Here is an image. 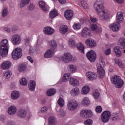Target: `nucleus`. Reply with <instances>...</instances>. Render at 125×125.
<instances>
[{"label":"nucleus","instance_id":"423d86ee","mask_svg":"<svg viewBox=\"0 0 125 125\" xmlns=\"http://www.w3.org/2000/svg\"><path fill=\"white\" fill-rule=\"evenodd\" d=\"M80 115L83 119H89L92 117L93 113L90 109H83L80 111Z\"/></svg>","mask_w":125,"mask_h":125},{"label":"nucleus","instance_id":"4c0bfd02","mask_svg":"<svg viewBox=\"0 0 125 125\" xmlns=\"http://www.w3.org/2000/svg\"><path fill=\"white\" fill-rule=\"evenodd\" d=\"M48 124L49 125H55L56 124V120L55 119V117L53 116H51L48 119Z\"/></svg>","mask_w":125,"mask_h":125},{"label":"nucleus","instance_id":"13d9d810","mask_svg":"<svg viewBox=\"0 0 125 125\" xmlns=\"http://www.w3.org/2000/svg\"><path fill=\"white\" fill-rule=\"evenodd\" d=\"M90 20L93 23H96L98 21V19L96 18L90 17Z\"/></svg>","mask_w":125,"mask_h":125},{"label":"nucleus","instance_id":"5fc2aeb1","mask_svg":"<svg viewBox=\"0 0 125 125\" xmlns=\"http://www.w3.org/2000/svg\"><path fill=\"white\" fill-rule=\"evenodd\" d=\"M29 53L30 55H35L36 54V49L30 48L29 49Z\"/></svg>","mask_w":125,"mask_h":125},{"label":"nucleus","instance_id":"bb28decb","mask_svg":"<svg viewBox=\"0 0 125 125\" xmlns=\"http://www.w3.org/2000/svg\"><path fill=\"white\" fill-rule=\"evenodd\" d=\"M89 34H90V30L88 28H84L82 32V37L86 38Z\"/></svg>","mask_w":125,"mask_h":125},{"label":"nucleus","instance_id":"20e7f679","mask_svg":"<svg viewBox=\"0 0 125 125\" xmlns=\"http://www.w3.org/2000/svg\"><path fill=\"white\" fill-rule=\"evenodd\" d=\"M111 83L116 85L117 88H121L124 85V81L118 75L114 76L112 78Z\"/></svg>","mask_w":125,"mask_h":125},{"label":"nucleus","instance_id":"0e129e2a","mask_svg":"<svg viewBox=\"0 0 125 125\" xmlns=\"http://www.w3.org/2000/svg\"><path fill=\"white\" fill-rule=\"evenodd\" d=\"M115 2H117V3H123L124 2V0H114Z\"/></svg>","mask_w":125,"mask_h":125},{"label":"nucleus","instance_id":"dca6fc26","mask_svg":"<svg viewBox=\"0 0 125 125\" xmlns=\"http://www.w3.org/2000/svg\"><path fill=\"white\" fill-rule=\"evenodd\" d=\"M86 76L90 81H94L97 79V74L94 72H88L86 73Z\"/></svg>","mask_w":125,"mask_h":125},{"label":"nucleus","instance_id":"e433bc0d","mask_svg":"<svg viewBox=\"0 0 125 125\" xmlns=\"http://www.w3.org/2000/svg\"><path fill=\"white\" fill-rule=\"evenodd\" d=\"M58 16V13L57 12V11L56 10H53L50 12L49 17L52 19L53 18H55V17Z\"/></svg>","mask_w":125,"mask_h":125},{"label":"nucleus","instance_id":"69168bd1","mask_svg":"<svg viewBox=\"0 0 125 125\" xmlns=\"http://www.w3.org/2000/svg\"><path fill=\"white\" fill-rule=\"evenodd\" d=\"M27 59L28 60H29V61H30L31 63H34V60H33V59H32V58L30 56H28Z\"/></svg>","mask_w":125,"mask_h":125},{"label":"nucleus","instance_id":"4d7b16f0","mask_svg":"<svg viewBox=\"0 0 125 125\" xmlns=\"http://www.w3.org/2000/svg\"><path fill=\"white\" fill-rule=\"evenodd\" d=\"M47 112V108L46 107L44 106L41 108V112L42 114H45Z\"/></svg>","mask_w":125,"mask_h":125},{"label":"nucleus","instance_id":"2f4dec72","mask_svg":"<svg viewBox=\"0 0 125 125\" xmlns=\"http://www.w3.org/2000/svg\"><path fill=\"white\" fill-rule=\"evenodd\" d=\"M28 87L31 91H35V88H36V82L34 81H30Z\"/></svg>","mask_w":125,"mask_h":125},{"label":"nucleus","instance_id":"c9c22d12","mask_svg":"<svg viewBox=\"0 0 125 125\" xmlns=\"http://www.w3.org/2000/svg\"><path fill=\"white\" fill-rule=\"evenodd\" d=\"M31 1V0H21L20 3V7L22 8V7H25L26 5H28L29 3H30V2Z\"/></svg>","mask_w":125,"mask_h":125},{"label":"nucleus","instance_id":"774afa93","mask_svg":"<svg viewBox=\"0 0 125 125\" xmlns=\"http://www.w3.org/2000/svg\"><path fill=\"white\" fill-rule=\"evenodd\" d=\"M17 28L15 26H13L12 27V32L13 33H15L17 31Z\"/></svg>","mask_w":125,"mask_h":125},{"label":"nucleus","instance_id":"0eeeda50","mask_svg":"<svg viewBox=\"0 0 125 125\" xmlns=\"http://www.w3.org/2000/svg\"><path fill=\"white\" fill-rule=\"evenodd\" d=\"M21 56H22V49L21 48H16L13 51L12 57L14 60H17L19 58H21Z\"/></svg>","mask_w":125,"mask_h":125},{"label":"nucleus","instance_id":"2eb2a0df","mask_svg":"<svg viewBox=\"0 0 125 125\" xmlns=\"http://www.w3.org/2000/svg\"><path fill=\"white\" fill-rule=\"evenodd\" d=\"M43 32L45 35L49 36L54 33V29L49 26H47L43 29Z\"/></svg>","mask_w":125,"mask_h":125},{"label":"nucleus","instance_id":"a18cd8bd","mask_svg":"<svg viewBox=\"0 0 125 125\" xmlns=\"http://www.w3.org/2000/svg\"><path fill=\"white\" fill-rule=\"evenodd\" d=\"M81 5L84 8V9H88V4L85 1L82 0L81 2Z\"/></svg>","mask_w":125,"mask_h":125},{"label":"nucleus","instance_id":"c756f323","mask_svg":"<svg viewBox=\"0 0 125 125\" xmlns=\"http://www.w3.org/2000/svg\"><path fill=\"white\" fill-rule=\"evenodd\" d=\"M48 43L51 46V49L54 50L57 47V43L55 40H52L51 41H48Z\"/></svg>","mask_w":125,"mask_h":125},{"label":"nucleus","instance_id":"de8ad7c7","mask_svg":"<svg viewBox=\"0 0 125 125\" xmlns=\"http://www.w3.org/2000/svg\"><path fill=\"white\" fill-rule=\"evenodd\" d=\"M58 104H59V106L61 107H63L64 106V104H65V101H64V100L62 97H60L58 101Z\"/></svg>","mask_w":125,"mask_h":125},{"label":"nucleus","instance_id":"9b49d317","mask_svg":"<svg viewBox=\"0 0 125 125\" xmlns=\"http://www.w3.org/2000/svg\"><path fill=\"white\" fill-rule=\"evenodd\" d=\"M11 42L14 45H18L21 42V37L18 34L14 35L11 38Z\"/></svg>","mask_w":125,"mask_h":125},{"label":"nucleus","instance_id":"aec40b11","mask_svg":"<svg viewBox=\"0 0 125 125\" xmlns=\"http://www.w3.org/2000/svg\"><path fill=\"white\" fill-rule=\"evenodd\" d=\"M11 67V62L9 61L4 62L1 64V68L3 69V70H6L7 69H9Z\"/></svg>","mask_w":125,"mask_h":125},{"label":"nucleus","instance_id":"680f3d73","mask_svg":"<svg viewBox=\"0 0 125 125\" xmlns=\"http://www.w3.org/2000/svg\"><path fill=\"white\" fill-rule=\"evenodd\" d=\"M4 31L7 32V33H10V32L11 31L10 28L8 27L4 28Z\"/></svg>","mask_w":125,"mask_h":125},{"label":"nucleus","instance_id":"7ed1b4c3","mask_svg":"<svg viewBox=\"0 0 125 125\" xmlns=\"http://www.w3.org/2000/svg\"><path fill=\"white\" fill-rule=\"evenodd\" d=\"M68 44L71 47H76L77 46V49L82 53H84V46L83 45L82 42H79L77 44L76 42L73 39H69L68 41Z\"/></svg>","mask_w":125,"mask_h":125},{"label":"nucleus","instance_id":"f8f14e48","mask_svg":"<svg viewBox=\"0 0 125 125\" xmlns=\"http://www.w3.org/2000/svg\"><path fill=\"white\" fill-rule=\"evenodd\" d=\"M86 57L90 62H93L96 60V53L94 51L91 50L87 53Z\"/></svg>","mask_w":125,"mask_h":125},{"label":"nucleus","instance_id":"338daca9","mask_svg":"<svg viewBox=\"0 0 125 125\" xmlns=\"http://www.w3.org/2000/svg\"><path fill=\"white\" fill-rule=\"evenodd\" d=\"M0 120L1 122H4V121L5 120V117H4V116L3 115H1L0 117Z\"/></svg>","mask_w":125,"mask_h":125},{"label":"nucleus","instance_id":"a211bd4d","mask_svg":"<svg viewBox=\"0 0 125 125\" xmlns=\"http://www.w3.org/2000/svg\"><path fill=\"white\" fill-rule=\"evenodd\" d=\"M54 54V50L52 49H48L44 53V56L45 58H51Z\"/></svg>","mask_w":125,"mask_h":125},{"label":"nucleus","instance_id":"c85d7f7f","mask_svg":"<svg viewBox=\"0 0 125 125\" xmlns=\"http://www.w3.org/2000/svg\"><path fill=\"white\" fill-rule=\"evenodd\" d=\"M18 70L21 73H24L27 70V65L25 64H21L19 66Z\"/></svg>","mask_w":125,"mask_h":125},{"label":"nucleus","instance_id":"f3484780","mask_svg":"<svg viewBox=\"0 0 125 125\" xmlns=\"http://www.w3.org/2000/svg\"><path fill=\"white\" fill-rule=\"evenodd\" d=\"M73 10H66L64 13V17H65L67 20H70L72 19L73 17Z\"/></svg>","mask_w":125,"mask_h":125},{"label":"nucleus","instance_id":"1a4fd4ad","mask_svg":"<svg viewBox=\"0 0 125 125\" xmlns=\"http://www.w3.org/2000/svg\"><path fill=\"white\" fill-rule=\"evenodd\" d=\"M67 108L70 111H74L78 108V102L75 100H71L68 102Z\"/></svg>","mask_w":125,"mask_h":125},{"label":"nucleus","instance_id":"49530a36","mask_svg":"<svg viewBox=\"0 0 125 125\" xmlns=\"http://www.w3.org/2000/svg\"><path fill=\"white\" fill-rule=\"evenodd\" d=\"M74 30H80L82 28V24L80 23H75L73 25Z\"/></svg>","mask_w":125,"mask_h":125},{"label":"nucleus","instance_id":"6e6552de","mask_svg":"<svg viewBox=\"0 0 125 125\" xmlns=\"http://www.w3.org/2000/svg\"><path fill=\"white\" fill-rule=\"evenodd\" d=\"M111 117V112L109 111H105L102 113L101 120L103 123H108Z\"/></svg>","mask_w":125,"mask_h":125},{"label":"nucleus","instance_id":"b1692460","mask_svg":"<svg viewBox=\"0 0 125 125\" xmlns=\"http://www.w3.org/2000/svg\"><path fill=\"white\" fill-rule=\"evenodd\" d=\"M116 19L117 21L116 22H119L120 24L124 21V16L123 15V13L122 12H119L117 14Z\"/></svg>","mask_w":125,"mask_h":125},{"label":"nucleus","instance_id":"79ce46f5","mask_svg":"<svg viewBox=\"0 0 125 125\" xmlns=\"http://www.w3.org/2000/svg\"><path fill=\"white\" fill-rule=\"evenodd\" d=\"M11 75H12V72L10 70H7L4 73L3 78L4 79H9L11 77Z\"/></svg>","mask_w":125,"mask_h":125},{"label":"nucleus","instance_id":"f704fd0d","mask_svg":"<svg viewBox=\"0 0 125 125\" xmlns=\"http://www.w3.org/2000/svg\"><path fill=\"white\" fill-rule=\"evenodd\" d=\"M60 32L62 35L68 32V26L66 25H62L60 28Z\"/></svg>","mask_w":125,"mask_h":125},{"label":"nucleus","instance_id":"9d476101","mask_svg":"<svg viewBox=\"0 0 125 125\" xmlns=\"http://www.w3.org/2000/svg\"><path fill=\"white\" fill-rule=\"evenodd\" d=\"M105 67V62L101 61L100 63V66L98 67V73L100 75V78H103L105 76V71L103 67Z\"/></svg>","mask_w":125,"mask_h":125},{"label":"nucleus","instance_id":"5701e85b","mask_svg":"<svg viewBox=\"0 0 125 125\" xmlns=\"http://www.w3.org/2000/svg\"><path fill=\"white\" fill-rule=\"evenodd\" d=\"M17 111V108L15 106H11L9 107L8 109V113L9 115L13 116L16 113Z\"/></svg>","mask_w":125,"mask_h":125},{"label":"nucleus","instance_id":"603ef678","mask_svg":"<svg viewBox=\"0 0 125 125\" xmlns=\"http://www.w3.org/2000/svg\"><path fill=\"white\" fill-rule=\"evenodd\" d=\"M65 114L66 112L63 109H61L58 113V116H60V117H64Z\"/></svg>","mask_w":125,"mask_h":125},{"label":"nucleus","instance_id":"a878e982","mask_svg":"<svg viewBox=\"0 0 125 125\" xmlns=\"http://www.w3.org/2000/svg\"><path fill=\"white\" fill-rule=\"evenodd\" d=\"M11 97L13 100H16V99H18L19 97H20V94L17 91H14L11 93Z\"/></svg>","mask_w":125,"mask_h":125},{"label":"nucleus","instance_id":"e2e57ef3","mask_svg":"<svg viewBox=\"0 0 125 125\" xmlns=\"http://www.w3.org/2000/svg\"><path fill=\"white\" fill-rule=\"evenodd\" d=\"M119 67H120V68H125V65H124V64H123V62H120L118 64Z\"/></svg>","mask_w":125,"mask_h":125},{"label":"nucleus","instance_id":"473e14b6","mask_svg":"<svg viewBox=\"0 0 125 125\" xmlns=\"http://www.w3.org/2000/svg\"><path fill=\"white\" fill-rule=\"evenodd\" d=\"M72 77H71V74L70 73H66L64 74L62 77V82L66 83L68 82V81H70Z\"/></svg>","mask_w":125,"mask_h":125},{"label":"nucleus","instance_id":"72a5a7b5","mask_svg":"<svg viewBox=\"0 0 125 125\" xmlns=\"http://www.w3.org/2000/svg\"><path fill=\"white\" fill-rule=\"evenodd\" d=\"M81 104H82L83 106H88V105L90 104V101H89V99H88L87 97H85L83 99Z\"/></svg>","mask_w":125,"mask_h":125},{"label":"nucleus","instance_id":"a19ab883","mask_svg":"<svg viewBox=\"0 0 125 125\" xmlns=\"http://www.w3.org/2000/svg\"><path fill=\"white\" fill-rule=\"evenodd\" d=\"M46 93L48 96H52L56 93V90L54 89H50L47 91Z\"/></svg>","mask_w":125,"mask_h":125},{"label":"nucleus","instance_id":"39448f33","mask_svg":"<svg viewBox=\"0 0 125 125\" xmlns=\"http://www.w3.org/2000/svg\"><path fill=\"white\" fill-rule=\"evenodd\" d=\"M62 61L64 63H70V62H75L77 60V58L73 57L71 54L66 53L61 58Z\"/></svg>","mask_w":125,"mask_h":125},{"label":"nucleus","instance_id":"f03ea898","mask_svg":"<svg viewBox=\"0 0 125 125\" xmlns=\"http://www.w3.org/2000/svg\"><path fill=\"white\" fill-rule=\"evenodd\" d=\"M8 40H1L0 43V56L2 57H6L8 54Z\"/></svg>","mask_w":125,"mask_h":125},{"label":"nucleus","instance_id":"052dcab7","mask_svg":"<svg viewBox=\"0 0 125 125\" xmlns=\"http://www.w3.org/2000/svg\"><path fill=\"white\" fill-rule=\"evenodd\" d=\"M86 21H87L86 18H84L80 21V22L82 23V24H84L85 23H86Z\"/></svg>","mask_w":125,"mask_h":125},{"label":"nucleus","instance_id":"37998d69","mask_svg":"<svg viewBox=\"0 0 125 125\" xmlns=\"http://www.w3.org/2000/svg\"><path fill=\"white\" fill-rule=\"evenodd\" d=\"M93 96L95 99H97L98 98H99V96H100V93H99L98 90L96 89L93 90Z\"/></svg>","mask_w":125,"mask_h":125},{"label":"nucleus","instance_id":"6ab92c4d","mask_svg":"<svg viewBox=\"0 0 125 125\" xmlns=\"http://www.w3.org/2000/svg\"><path fill=\"white\" fill-rule=\"evenodd\" d=\"M113 51L117 57H121L123 55V51L121 50L120 47L116 46L113 48Z\"/></svg>","mask_w":125,"mask_h":125},{"label":"nucleus","instance_id":"f257e3e1","mask_svg":"<svg viewBox=\"0 0 125 125\" xmlns=\"http://www.w3.org/2000/svg\"><path fill=\"white\" fill-rule=\"evenodd\" d=\"M93 6L100 20L106 21L110 18V11L107 9H104V0H97Z\"/></svg>","mask_w":125,"mask_h":125},{"label":"nucleus","instance_id":"c03bdc74","mask_svg":"<svg viewBox=\"0 0 125 125\" xmlns=\"http://www.w3.org/2000/svg\"><path fill=\"white\" fill-rule=\"evenodd\" d=\"M112 121H117L121 118V115L119 113H114L112 115Z\"/></svg>","mask_w":125,"mask_h":125},{"label":"nucleus","instance_id":"393cba45","mask_svg":"<svg viewBox=\"0 0 125 125\" xmlns=\"http://www.w3.org/2000/svg\"><path fill=\"white\" fill-rule=\"evenodd\" d=\"M72 96H78L80 94V89L78 87L73 88L70 91Z\"/></svg>","mask_w":125,"mask_h":125},{"label":"nucleus","instance_id":"7c9ffc66","mask_svg":"<svg viewBox=\"0 0 125 125\" xmlns=\"http://www.w3.org/2000/svg\"><path fill=\"white\" fill-rule=\"evenodd\" d=\"M40 7L44 11V12H47L48 9L45 7V3L43 1H40L39 2Z\"/></svg>","mask_w":125,"mask_h":125},{"label":"nucleus","instance_id":"412c9836","mask_svg":"<svg viewBox=\"0 0 125 125\" xmlns=\"http://www.w3.org/2000/svg\"><path fill=\"white\" fill-rule=\"evenodd\" d=\"M85 43L90 47H94L96 45V42L92 39H88L86 41Z\"/></svg>","mask_w":125,"mask_h":125},{"label":"nucleus","instance_id":"58836bf2","mask_svg":"<svg viewBox=\"0 0 125 125\" xmlns=\"http://www.w3.org/2000/svg\"><path fill=\"white\" fill-rule=\"evenodd\" d=\"M118 44L123 48H125V38H120L118 42Z\"/></svg>","mask_w":125,"mask_h":125},{"label":"nucleus","instance_id":"4be33fe9","mask_svg":"<svg viewBox=\"0 0 125 125\" xmlns=\"http://www.w3.org/2000/svg\"><path fill=\"white\" fill-rule=\"evenodd\" d=\"M17 116L19 118H26L27 116V112L25 109H20L17 113Z\"/></svg>","mask_w":125,"mask_h":125},{"label":"nucleus","instance_id":"864d4df0","mask_svg":"<svg viewBox=\"0 0 125 125\" xmlns=\"http://www.w3.org/2000/svg\"><path fill=\"white\" fill-rule=\"evenodd\" d=\"M93 122L91 119H87L84 121L85 125H92Z\"/></svg>","mask_w":125,"mask_h":125},{"label":"nucleus","instance_id":"6e6d98bb","mask_svg":"<svg viewBox=\"0 0 125 125\" xmlns=\"http://www.w3.org/2000/svg\"><path fill=\"white\" fill-rule=\"evenodd\" d=\"M96 111L98 114H100L102 112V107L101 106L99 105L96 108Z\"/></svg>","mask_w":125,"mask_h":125},{"label":"nucleus","instance_id":"3c124183","mask_svg":"<svg viewBox=\"0 0 125 125\" xmlns=\"http://www.w3.org/2000/svg\"><path fill=\"white\" fill-rule=\"evenodd\" d=\"M68 67L70 71H72V72H75V71H77V67H76L75 65L70 64L68 65Z\"/></svg>","mask_w":125,"mask_h":125},{"label":"nucleus","instance_id":"8fccbe9b","mask_svg":"<svg viewBox=\"0 0 125 125\" xmlns=\"http://www.w3.org/2000/svg\"><path fill=\"white\" fill-rule=\"evenodd\" d=\"M7 14H8V10L7 8H4L2 12V17H5L7 16Z\"/></svg>","mask_w":125,"mask_h":125},{"label":"nucleus","instance_id":"cd10ccee","mask_svg":"<svg viewBox=\"0 0 125 125\" xmlns=\"http://www.w3.org/2000/svg\"><path fill=\"white\" fill-rule=\"evenodd\" d=\"M69 83L70 85H73V86H78L80 84L79 81L74 78H70Z\"/></svg>","mask_w":125,"mask_h":125},{"label":"nucleus","instance_id":"4468645a","mask_svg":"<svg viewBox=\"0 0 125 125\" xmlns=\"http://www.w3.org/2000/svg\"><path fill=\"white\" fill-rule=\"evenodd\" d=\"M92 31H95L96 33H101L102 32V28L100 25L97 24H93L91 26Z\"/></svg>","mask_w":125,"mask_h":125},{"label":"nucleus","instance_id":"ea45409f","mask_svg":"<svg viewBox=\"0 0 125 125\" xmlns=\"http://www.w3.org/2000/svg\"><path fill=\"white\" fill-rule=\"evenodd\" d=\"M90 89L89 88V86H85L83 87L82 89V94H87L88 92H89Z\"/></svg>","mask_w":125,"mask_h":125},{"label":"nucleus","instance_id":"09e8293b","mask_svg":"<svg viewBox=\"0 0 125 125\" xmlns=\"http://www.w3.org/2000/svg\"><path fill=\"white\" fill-rule=\"evenodd\" d=\"M20 83L21 85H27L28 84V81L26 78H22L20 80Z\"/></svg>","mask_w":125,"mask_h":125},{"label":"nucleus","instance_id":"ddd939ff","mask_svg":"<svg viewBox=\"0 0 125 125\" xmlns=\"http://www.w3.org/2000/svg\"><path fill=\"white\" fill-rule=\"evenodd\" d=\"M120 26V22H116L115 23H112L109 25V27L111 31H113V32H117V31H119Z\"/></svg>","mask_w":125,"mask_h":125},{"label":"nucleus","instance_id":"bf43d9fd","mask_svg":"<svg viewBox=\"0 0 125 125\" xmlns=\"http://www.w3.org/2000/svg\"><path fill=\"white\" fill-rule=\"evenodd\" d=\"M106 55H109L111 53V48L107 49L104 52Z\"/></svg>","mask_w":125,"mask_h":125}]
</instances>
